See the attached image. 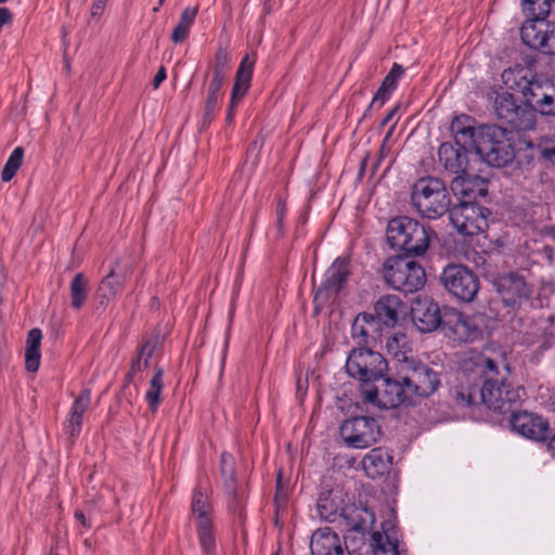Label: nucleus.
Here are the masks:
<instances>
[{"label": "nucleus", "instance_id": "nucleus-1", "mask_svg": "<svg viewBox=\"0 0 555 555\" xmlns=\"http://www.w3.org/2000/svg\"><path fill=\"white\" fill-rule=\"evenodd\" d=\"M387 241L392 248L406 255L421 256L429 247V234L417 220L400 216L391 219L387 227Z\"/></svg>", "mask_w": 555, "mask_h": 555}, {"label": "nucleus", "instance_id": "nucleus-2", "mask_svg": "<svg viewBox=\"0 0 555 555\" xmlns=\"http://www.w3.org/2000/svg\"><path fill=\"white\" fill-rule=\"evenodd\" d=\"M411 201L416 211L427 219H438L450 210L451 197L444 183L426 177L413 185Z\"/></svg>", "mask_w": 555, "mask_h": 555}, {"label": "nucleus", "instance_id": "nucleus-3", "mask_svg": "<svg viewBox=\"0 0 555 555\" xmlns=\"http://www.w3.org/2000/svg\"><path fill=\"white\" fill-rule=\"evenodd\" d=\"M475 151L480 158L493 167H503L514 158L509 132L498 126L479 127Z\"/></svg>", "mask_w": 555, "mask_h": 555}, {"label": "nucleus", "instance_id": "nucleus-4", "mask_svg": "<svg viewBox=\"0 0 555 555\" xmlns=\"http://www.w3.org/2000/svg\"><path fill=\"white\" fill-rule=\"evenodd\" d=\"M383 275L392 288L413 293L421 289L426 282L424 268L406 256H392L383 264Z\"/></svg>", "mask_w": 555, "mask_h": 555}, {"label": "nucleus", "instance_id": "nucleus-5", "mask_svg": "<svg viewBox=\"0 0 555 555\" xmlns=\"http://www.w3.org/2000/svg\"><path fill=\"white\" fill-rule=\"evenodd\" d=\"M387 361L376 351L369 348H353L346 360V372L361 383V392L364 386L383 378L387 371Z\"/></svg>", "mask_w": 555, "mask_h": 555}, {"label": "nucleus", "instance_id": "nucleus-6", "mask_svg": "<svg viewBox=\"0 0 555 555\" xmlns=\"http://www.w3.org/2000/svg\"><path fill=\"white\" fill-rule=\"evenodd\" d=\"M443 320V334L459 344L478 340L488 327L482 313L466 315L455 309H446Z\"/></svg>", "mask_w": 555, "mask_h": 555}, {"label": "nucleus", "instance_id": "nucleus-7", "mask_svg": "<svg viewBox=\"0 0 555 555\" xmlns=\"http://www.w3.org/2000/svg\"><path fill=\"white\" fill-rule=\"evenodd\" d=\"M504 382L486 379L480 388L476 384L462 383L454 391V401L460 406L485 404L494 411H504Z\"/></svg>", "mask_w": 555, "mask_h": 555}, {"label": "nucleus", "instance_id": "nucleus-8", "mask_svg": "<svg viewBox=\"0 0 555 555\" xmlns=\"http://www.w3.org/2000/svg\"><path fill=\"white\" fill-rule=\"evenodd\" d=\"M403 374L404 384L408 387L412 404H415L423 398L431 396L440 386L438 373L426 364H422L414 359L408 361L405 366L399 367Z\"/></svg>", "mask_w": 555, "mask_h": 555}, {"label": "nucleus", "instance_id": "nucleus-9", "mask_svg": "<svg viewBox=\"0 0 555 555\" xmlns=\"http://www.w3.org/2000/svg\"><path fill=\"white\" fill-rule=\"evenodd\" d=\"M379 385L363 387L364 401L380 409H393L400 405H412L408 387L403 380V374L400 380L389 377L380 378Z\"/></svg>", "mask_w": 555, "mask_h": 555}, {"label": "nucleus", "instance_id": "nucleus-10", "mask_svg": "<svg viewBox=\"0 0 555 555\" xmlns=\"http://www.w3.org/2000/svg\"><path fill=\"white\" fill-rule=\"evenodd\" d=\"M444 288L459 300L470 302L479 291V279L468 268L461 264L446 267L441 274Z\"/></svg>", "mask_w": 555, "mask_h": 555}, {"label": "nucleus", "instance_id": "nucleus-11", "mask_svg": "<svg viewBox=\"0 0 555 555\" xmlns=\"http://www.w3.org/2000/svg\"><path fill=\"white\" fill-rule=\"evenodd\" d=\"M487 211L475 203L463 202L450 208L449 219L459 234L473 236L487 229Z\"/></svg>", "mask_w": 555, "mask_h": 555}, {"label": "nucleus", "instance_id": "nucleus-12", "mask_svg": "<svg viewBox=\"0 0 555 555\" xmlns=\"http://www.w3.org/2000/svg\"><path fill=\"white\" fill-rule=\"evenodd\" d=\"M379 425L372 417L361 416L345 421L340 426V436L345 443L354 449H365L377 442Z\"/></svg>", "mask_w": 555, "mask_h": 555}, {"label": "nucleus", "instance_id": "nucleus-13", "mask_svg": "<svg viewBox=\"0 0 555 555\" xmlns=\"http://www.w3.org/2000/svg\"><path fill=\"white\" fill-rule=\"evenodd\" d=\"M191 508L196 522L202 551L206 555H212L216 550V535L211 518V507L207 495L198 489L193 493Z\"/></svg>", "mask_w": 555, "mask_h": 555}, {"label": "nucleus", "instance_id": "nucleus-14", "mask_svg": "<svg viewBox=\"0 0 555 555\" xmlns=\"http://www.w3.org/2000/svg\"><path fill=\"white\" fill-rule=\"evenodd\" d=\"M520 34L526 46L555 55V24L546 21H527L521 26Z\"/></svg>", "mask_w": 555, "mask_h": 555}, {"label": "nucleus", "instance_id": "nucleus-15", "mask_svg": "<svg viewBox=\"0 0 555 555\" xmlns=\"http://www.w3.org/2000/svg\"><path fill=\"white\" fill-rule=\"evenodd\" d=\"M411 317L420 332L429 333L441 327L443 331L444 311L428 297L416 298L412 302Z\"/></svg>", "mask_w": 555, "mask_h": 555}, {"label": "nucleus", "instance_id": "nucleus-16", "mask_svg": "<svg viewBox=\"0 0 555 555\" xmlns=\"http://www.w3.org/2000/svg\"><path fill=\"white\" fill-rule=\"evenodd\" d=\"M511 425L519 435L535 441L545 440L550 434L548 422L527 411L513 413Z\"/></svg>", "mask_w": 555, "mask_h": 555}, {"label": "nucleus", "instance_id": "nucleus-17", "mask_svg": "<svg viewBox=\"0 0 555 555\" xmlns=\"http://www.w3.org/2000/svg\"><path fill=\"white\" fill-rule=\"evenodd\" d=\"M525 102L542 115H555V85L537 79L529 89Z\"/></svg>", "mask_w": 555, "mask_h": 555}, {"label": "nucleus", "instance_id": "nucleus-18", "mask_svg": "<svg viewBox=\"0 0 555 555\" xmlns=\"http://www.w3.org/2000/svg\"><path fill=\"white\" fill-rule=\"evenodd\" d=\"M255 63L256 56L246 54L238 66L235 74V82L231 92V102L228 108L229 120L234 116L236 103L241 101L249 90Z\"/></svg>", "mask_w": 555, "mask_h": 555}, {"label": "nucleus", "instance_id": "nucleus-19", "mask_svg": "<svg viewBox=\"0 0 555 555\" xmlns=\"http://www.w3.org/2000/svg\"><path fill=\"white\" fill-rule=\"evenodd\" d=\"M468 147L442 143L438 150L439 162L455 177L467 172L473 166L468 159Z\"/></svg>", "mask_w": 555, "mask_h": 555}, {"label": "nucleus", "instance_id": "nucleus-20", "mask_svg": "<svg viewBox=\"0 0 555 555\" xmlns=\"http://www.w3.org/2000/svg\"><path fill=\"white\" fill-rule=\"evenodd\" d=\"M496 286L502 299L507 305H515L517 301L526 299L530 295V289L524 278L515 273L499 278Z\"/></svg>", "mask_w": 555, "mask_h": 555}, {"label": "nucleus", "instance_id": "nucleus-21", "mask_svg": "<svg viewBox=\"0 0 555 555\" xmlns=\"http://www.w3.org/2000/svg\"><path fill=\"white\" fill-rule=\"evenodd\" d=\"M348 506H345L344 493L339 489L322 492L318 500V513L326 521H335L344 517Z\"/></svg>", "mask_w": 555, "mask_h": 555}, {"label": "nucleus", "instance_id": "nucleus-22", "mask_svg": "<svg viewBox=\"0 0 555 555\" xmlns=\"http://www.w3.org/2000/svg\"><path fill=\"white\" fill-rule=\"evenodd\" d=\"M401 311L402 301L400 298L396 295H386L375 304L372 317L382 328L383 326L393 327Z\"/></svg>", "mask_w": 555, "mask_h": 555}, {"label": "nucleus", "instance_id": "nucleus-23", "mask_svg": "<svg viewBox=\"0 0 555 555\" xmlns=\"http://www.w3.org/2000/svg\"><path fill=\"white\" fill-rule=\"evenodd\" d=\"M312 555H341L343 548L338 535L328 527L315 530L310 539Z\"/></svg>", "mask_w": 555, "mask_h": 555}, {"label": "nucleus", "instance_id": "nucleus-24", "mask_svg": "<svg viewBox=\"0 0 555 555\" xmlns=\"http://www.w3.org/2000/svg\"><path fill=\"white\" fill-rule=\"evenodd\" d=\"M91 401V391L83 389L74 400L66 421L65 433L75 438L81 430L82 420Z\"/></svg>", "mask_w": 555, "mask_h": 555}, {"label": "nucleus", "instance_id": "nucleus-25", "mask_svg": "<svg viewBox=\"0 0 555 555\" xmlns=\"http://www.w3.org/2000/svg\"><path fill=\"white\" fill-rule=\"evenodd\" d=\"M451 190L456 196L475 198L485 193V181L472 168L467 172L454 177Z\"/></svg>", "mask_w": 555, "mask_h": 555}, {"label": "nucleus", "instance_id": "nucleus-26", "mask_svg": "<svg viewBox=\"0 0 555 555\" xmlns=\"http://www.w3.org/2000/svg\"><path fill=\"white\" fill-rule=\"evenodd\" d=\"M535 80L531 70L521 65L509 67L502 73V81L505 87L519 92L524 99Z\"/></svg>", "mask_w": 555, "mask_h": 555}, {"label": "nucleus", "instance_id": "nucleus-27", "mask_svg": "<svg viewBox=\"0 0 555 555\" xmlns=\"http://www.w3.org/2000/svg\"><path fill=\"white\" fill-rule=\"evenodd\" d=\"M450 129L456 145L476 149V139L479 134V128H474V120L469 116L461 115L454 117L451 121Z\"/></svg>", "mask_w": 555, "mask_h": 555}, {"label": "nucleus", "instance_id": "nucleus-28", "mask_svg": "<svg viewBox=\"0 0 555 555\" xmlns=\"http://www.w3.org/2000/svg\"><path fill=\"white\" fill-rule=\"evenodd\" d=\"M392 456L382 448L372 449L362 460V467L370 478H377L388 473Z\"/></svg>", "mask_w": 555, "mask_h": 555}, {"label": "nucleus", "instance_id": "nucleus-29", "mask_svg": "<svg viewBox=\"0 0 555 555\" xmlns=\"http://www.w3.org/2000/svg\"><path fill=\"white\" fill-rule=\"evenodd\" d=\"M382 327L370 313L358 314L351 326V337L361 343H369L379 337Z\"/></svg>", "mask_w": 555, "mask_h": 555}, {"label": "nucleus", "instance_id": "nucleus-30", "mask_svg": "<svg viewBox=\"0 0 555 555\" xmlns=\"http://www.w3.org/2000/svg\"><path fill=\"white\" fill-rule=\"evenodd\" d=\"M372 550L374 555H400L395 529L383 528V531H374L372 534Z\"/></svg>", "mask_w": 555, "mask_h": 555}, {"label": "nucleus", "instance_id": "nucleus-31", "mask_svg": "<svg viewBox=\"0 0 555 555\" xmlns=\"http://www.w3.org/2000/svg\"><path fill=\"white\" fill-rule=\"evenodd\" d=\"M41 340L42 333L39 328H33L28 332L25 346V369L27 372L35 373L40 366Z\"/></svg>", "mask_w": 555, "mask_h": 555}, {"label": "nucleus", "instance_id": "nucleus-32", "mask_svg": "<svg viewBox=\"0 0 555 555\" xmlns=\"http://www.w3.org/2000/svg\"><path fill=\"white\" fill-rule=\"evenodd\" d=\"M126 280V271L117 272L115 269H112L99 285L98 292L101 300L109 301L113 299L118 293L121 292Z\"/></svg>", "mask_w": 555, "mask_h": 555}, {"label": "nucleus", "instance_id": "nucleus-33", "mask_svg": "<svg viewBox=\"0 0 555 555\" xmlns=\"http://www.w3.org/2000/svg\"><path fill=\"white\" fill-rule=\"evenodd\" d=\"M349 275V262L347 259H336L326 271V279L324 282L325 291H333L337 293Z\"/></svg>", "mask_w": 555, "mask_h": 555}, {"label": "nucleus", "instance_id": "nucleus-34", "mask_svg": "<svg viewBox=\"0 0 555 555\" xmlns=\"http://www.w3.org/2000/svg\"><path fill=\"white\" fill-rule=\"evenodd\" d=\"M344 518L347 524L354 530H365L371 528L375 522L374 513L366 506L351 505L347 507Z\"/></svg>", "mask_w": 555, "mask_h": 555}, {"label": "nucleus", "instance_id": "nucleus-35", "mask_svg": "<svg viewBox=\"0 0 555 555\" xmlns=\"http://www.w3.org/2000/svg\"><path fill=\"white\" fill-rule=\"evenodd\" d=\"M404 69L401 65L395 63L390 69V72L387 74V76L384 78L382 86L378 88L377 92L375 93L372 105H378L382 106L385 101L389 98V95L392 93V91L397 87L398 79L403 75Z\"/></svg>", "mask_w": 555, "mask_h": 555}, {"label": "nucleus", "instance_id": "nucleus-36", "mask_svg": "<svg viewBox=\"0 0 555 555\" xmlns=\"http://www.w3.org/2000/svg\"><path fill=\"white\" fill-rule=\"evenodd\" d=\"M198 13V7H188L183 10L178 25L173 28L171 40L175 43L184 41Z\"/></svg>", "mask_w": 555, "mask_h": 555}, {"label": "nucleus", "instance_id": "nucleus-37", "mask_svg": "<svg viewBox=\"0 0 555 555\" xmlns=\"http://www.w3.org/2000/svg\"><path fill=\"white\" fill-rule=\"evenodd\" d=\"M508 126L517 131L533 129L535 126V112L527 103L524 106L519 105L516 112L513 114Z\"/></svg>", "mask_w": 555, "mask_h": 555}, {"label": "nucleus", "instance_id": "nucleus-38", "mask_svg": "<svg viewBox=\"0 0 555 555\" xmlns=\"http://www.w3.org/2000/svg\"><path fill=\"white\" fill-rule=\"evenodd\" d=\"M387 352L393 357L400 367L405 366L408 361L413 358L406 353V338L403 334H397L390 337L386 343Z\"/></svg>", "mask_w": 555, "mask_h": 555}, {"label": "nucleus", "instance_id": "nucleus-39", "mask_svg": "<svg viewBox=\"0 0 555 555\" xmlns=\"http://www.w3.org/2000/svg\"><path fill=\"white\" fill-rule=\"evenodd\" d=\"M518 106L519 105L516 104L513 94L507 92L499 94L495 98L493 105L498 118L505 121L507 125Z\"/></svg>", "mask_w": 555, "mask_h": 555}, {"label": "nucleus", "instance_id": "nucleus-40", "mask_svg": "<svg viewBox=\"0 0 555 555\" xmlns=\"http://www.w3.org/2000/svg\"><path fill=\"white\" fill-rule=\"evenodd\" d=\"M88 292L89 285L87 279L82 273H77L70 282V299L74 309L79 310L83 306L88 297Z\"/></svg>", "mask_w": 555, "mask_h": 555}, {"label": "nucleus", "instance_id": "nucleus-41", "mask_svg": "<svg viewBox=\"0 0 555 555\" xmlns=\"http://www.w3.org/2000/svg\"><path fill=\"white\" fill-rule=\"evenodd\" d=\"M157 340L155 338L146 339L138 353V357L132 362L131 372H142L149 367L150 359L155 352Z\"/></svg>", "mask_w": 555, "mask_h": 555}, {"label": "nucleus", "instance_id": "nucleus-42", "mask_svg": "<svg viewBox=\"0 0 555 555\" xmlns=\"http://www.w3.org/2000/svg\"><path fill=\"white\" fill-rule=\"evenodd\" d=\"M163 370L157 369L153 377L150 380L149 389L145 393V398L149 402L150 409L152 412L157 410V406L160 402V393L163 390Z\"/></svg>", "mask_w": 555, "mask_h": 555}, {"label": "nucleus", "instance_id": "nucleus-43", "mask_svg": "<svg viewBox=\"0 0 555 555\" xmlns=\"http://www.w3.org/2000/svg\"><path fill=\"white\" fill-rule=\"evenodd\" d=\"M221 474L223 477V483L228 492L231 494L235 493V468L234 459L230 453L221 454Z\"/></svg>", "mask_w": 555, "mask_h": 555}, {"label": "nucleus", "instance_id": "nucleus-44", "mask_svg": "<svg viewBox=\"0 0 555 555\" xmlns=\"http://www.w3.org/2000/svg\"><path fill=\"white\" fill-rule=\"evenodd\" d=\"M24 158V150L18 146L14 149L12 154L10 155L9 159L7 160L2 172H1V179L4 182H9L17 172V170L21 168L23 164Z\"/></svg>", "mask_w": 555, "mask_h": 555}, {"label": "nucleus", "instance_id": "nucleus-45", "mask_svg": "<svg viewBox=\"0 0 555 555\" xmlns=\"http://www.w3.org/2000/svg\"><path fill=\"white\" fill-rule=\"evenodd\" d=\"M526 398V390L521 386H512L504 383L503 401L504 411L507 405L521 402Z\"/></svg>", "mask_w": 555, "mask_h": 555}, {"label": "nucleus", "instance_id": "nucleus-46", "mask_svg": "<svg viewBox=\"0 0 555 555\" xmlns=\"http://www.w3.org/2000/svg\"><path fill=\"white\" fill-rule=\"evenodd\" d=\"M480 372L487 379L494 380L493 378L499 374V362L488 357H480L477 362Z\"/></svg>", "mask_w": 555, "mask_h": 555}, {"label": "nucleus", "instance_id": "nucleus-47", "mask_svg": "<svg viewBox=\"0 0 555 555\" xmlns=\"http://www.w3.org/2000/svg\"><path fill=\"white\" fill-rule=\"evenodd\" d=\"M231 62L230 54L225 48H219L215 55V68L214 73L224 75L229 68Z\"/></svg>", "mask_w": 555, "mask_h": 555}, {"label": "nucleus", "instance_id": "nucleus-48", "mask_svg": "<svg viewBox=\"0 0 555 555\" xmlns=\"http://www.w3.org/2000/svg\"><path fill=\"white\" fill-rule=\"evenodd\" d=\"M224 78V75L214 73L212 79L209 85L208 93L219 94V91L223 86Z\"/></svg>", "mask_w": 555, "mask_h": 555}, {"label": "nucleus", "instance_id": "nucleus-49", "mask_svg": "<svg viewBox=\"0 0 555 555\" xmlns=\"http://www.w3.org/2000/svg\"><path fill=\"white\" fill-rule=\"evenodd\" d=\"M219 94L208 93L206 101V113H212L217 106Z\"/></svg>", "mask_w": 555, "mask_h": 555}, {"label": "nucleus", "instance_id": "nucleus-50", "mask_svg": "<svg viewBox=\"0 0 555 555\" xmlns=\"http://www.w3.org/2000/svg\"><path fill=\"white\" fill-rule=\"evenodd\" d=\"M107 0H94L91 9L92 15H99L102 13L106 5Z\"/></svg>", "mask_w": 555, "mask_h": 555}, {"label": "nucleus", "instance_id": "nucleus-51", "mask_svg": "<svg viewBox=\"0 0 555 555\" xmlns=\"http://www.w3.org/2000/svg\"><path fill=\"white\" fill-rule=\"evenodd\" d=\"M166 79V70L164 67H160L158 72L156 73L154 79H153V86L154 88H158L159 85Z\"/></svg>", "mask_w": 555, "mask_h": 555}, {"label": "nucleus", "instance_id": "nucleus-52", "mask_svg": "<svg viewBox=\"0 0 555 555\" xmlns=\"http://www.w3.org/2000/svg\"><path fill=\"white\" fill-rule=\"evenodd\" d=\"M74 517L81 524L82 527L89 529L90 524L87 521L85 514L81 511H76Z\"/></svg>", "mask_w": 555, "mask_h": 555}, {"label": "nucleus", "instance_id": "nucleus-53", "mask_svg": "<svg viewBox=\"0 0 555 555\" xmlns=\"http://www.w3.org/2000/svg\"><path fill=\"white\" fill-rule=\"evenodd\" d=\"M542 156L548 160H555V147L552 149H543L542 150Z\"/></svg>", "mask_w": 555, "mask_h": 555}, {"label": "nucleus", "instance_id": "nucleus-54", "mask_svg": "<svg viewBox=\"0 0 555 555\" xmlns=\"http://www.w3.org/2000/svg\"><path fill=\"white\" fill-rule=\"evenodd\" d=\"M281 480H282V475H281V473H279L278 480H276V486H278V491H276V495H275L276 500H279L281 498L285 499V493H283L282 487H281Z\"/></svg>", "mask_w": 555, "mask_h": 555}, {"label": "nucleus", "instance_id": "nucleus-55", "mask_svg": "<svg viewBox=\"0 0 555 555\" xmlns=\"http://www.w3.org/2000/svg\"><path fill=\"white\" fill-rule=\"evenodd\" d=\"M547 450L552 454V456L555 457V435L548 441Z\"/></svg>", "mask_w": 555, "mask_h": 555}, {"label": "nucleus", "instance_id": "nucleus-56", "mask_svg": "<svg viewBox=\"0 0 555 555\" xmlns=\"http://www.w3.org/2000/svg\"><path fill=\"white\" fill-rule=\"evenodd\" d=\"M547 404L555 411V389L551 390Z\"/></svg>", "mask_w": 555, "mask_h": 555}, {"label": "nucleus", "instance_id": "nucleus-57", "mask_svg": "<svg viewBox=\"0 0 555 555\" xmlns=\"http://www.w3.org/2000/svg\"><path fill=\"white\" fill-rule=\"evenodd\" d=\"M4 283H5V274H4L2 263L0 262V288L4 285Z\"/></svg>", "mask_w": 555, "mask_h": 555}, {"label": "nucleus", "instance_id": "nucleus-58", "mask_svg": "<svg viewBox=\"0 0 555 555\" xmlns=\"http://www.w3.org/2000/svg\"><path fill=\"white\" fill-rule=\"evenodd\" d=\"M284 210H285V207L283 205H280L279 206V210H278L279 223L282 222Z\"/></svg>", "mask_w": 555, "mask_h": 555}, {"label": "nucleus", "instance_id": "nucleus-59", "mask_svg": "<svg viewBox=\"0 0 555 555\" xmlns=\"http://www.w3.org/2000/svg\"><path fill=\"white\" fill-rule=\"evenodd\" d=\"M321 293H322V288H320V289L318 291V293H317V297H318L319 295H321Z\"/></svg>", "mask_w": 555, "mask_h": 555}, {"label": "nucleus", "instance_id": "nucleus-60", "mask_svg": "<svg viewBox=\"0 0 555 555\" xmlns=\"http://www.w3.org/2000/svg\"><path fill=\"white\" fill-rule=\"evenodd\" d=\"M8 0H0V4L7 2Z\"/></svg>", "mask_w": 555, "mask_h": 555}, {"label": "nucleus", "instance_id": "nucleus-61", "mask_svg": "<svg viewBox=\"0 0 555 555\" xmlns=\"http://www.w3.org/2000/svg\"><path fill=\"white\" fill-rule=\"evenodd\" d=\"M165 0H159V4L162 5L164 3Z\"/></svg>", "mask_w": 555, "mask_h": 555}]
</instances>
